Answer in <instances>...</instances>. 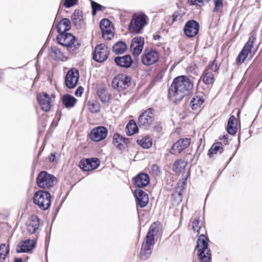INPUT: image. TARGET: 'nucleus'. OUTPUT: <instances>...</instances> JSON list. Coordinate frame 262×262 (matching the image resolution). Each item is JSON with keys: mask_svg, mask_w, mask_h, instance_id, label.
Masks as SVG:
<instances>
[{"mask_svg": "<svg viewBox=\"0 0 262 262\" xmlns=\"http://www.w3.org/2000/svg\"><path fill=\"white\" fill-rule=\"evenodd\" d=\"M146 19L147 16L143 13L134 14L128 26L130 32L135 34L139 33L146 24Z\"/></svg>", "mask_w": 262, "mask_h": 262, "instance_id": "obj_5", "label": "nucleus"}, {"mask_svg": "<svg viewBox=\"0 0 262 262\" xmlns=\"http://www.w3.org/2000/svg\"><path fill=\"white\" fill-rule=\"evenodd\" d=\"M77 2L78 0H64L63 6L69 8L76 5Z\"/></svg>", "mask_w": 262, "mask_h": 262, "instance_id": "obj_47", "label": "nucleus"}, {"mask_svg": "<svg viewBox=\"0 0 262 262\" xmlns=\"http://www.w3.org/2000/svg\"><path fill=\"white\" fill-rule=\"evenodd\" d=\"M190 221L193 230L199 233L203 225V222L200 220V215H196L191 219Z\"/></svg>", "mask_w": 262, "mask_h": 262, "instance_id": "obj_33", "label": "nucleus"}, {"mask_svg": "<svg viewBox=\"0 0 262 262\" xmlns=\"http://www.w3.org/2000/svg\"><path fill=\"white\" fill-rule=\"evenodd\" d=\"M107 47L104 44L98 45L95 48L93 58L98 62H103L108 58Z\"/></svg>", "mask_w": 262, "mask_h": 262, "instance_id": "obj_13", "label": "nucleus"}, {"mask_svg": "<svg viewBox=\"0 0 262 262\" xmlns=\"http://www.w3.org/2000/svg\"><path fill=\"white\" fill-rule=\"evenodd\" d=\"M155 243L144 239L141 246L140 252V258L143 260L148 259L152 252Z\"/></svg>", "mask_w": 262, "mask_h": 262, "instance_id": "obj_18", "label": "nucleus"}, {"mask_svg": "<svg viewBox=\"0 0 262 262\" xmlns=\"http://www.w3.org/2000/svg\"><path fill=\"white\" fill-rule=\"evenodd\" d=\"M199 4H203V0H196V5Z\"/></svg>", "mask_w": 262, "mask_h": 262, "instance_id": "obj_56", "label": "nucleus"}, {"mask_svg": "<svg viewBox=\"0 0 262 262\" xmlns=\"http://www.w3.org/2000/svg\"><path fill=\"white\" fill-rule=\"evenodd\" d=\"M256 39V37L254 34L250 35L248 41L245 44L236 58V61L238 65L244 62L248 54L251 52Z\"/></svg>", "mask_w": 262, "mask_h": 262, "instance_id": "obj_8", "label": "nucleus"}, {"mask_svg": "<svg viewBox=\"0 0 262 262\" xmlns=\"http://www.w3.org/2000/svg\"><path fill=\"white\" fill-rule=\"evenodd\" d=\"M187 163L181 159H177L172 165V170L177 173L182 172L186 166Z\"/></svg>", "mask_w": 262, "mask_h": 262, "instance_id": "obj_32", "label": "nucleus"}, {"mask_svg": "<svg viewBox=\"0 0 262 262\" xmlns=\"http://www.w3.org/2000/svg\"><path fill=\"white\" fill-rule=\"evenodd\" d=\"M154 38H155V39H156L157 38H160V36L157 35L155 36L154 37Z\"/></svg>", "mask_w": 262, "mask_h": 262, "instance_id": "obj_58", "label": "nucleus"}, {"mask_svg": "<svg viewBox=\"0 0 262 262\" xmlns=\"http://www.w3.org/2000/svg\"><path fill=\"white\" fill-rule=\"evenodd\" d=\"M79 71L75 68L69 70L65 77V84L69 89L76 87L79 80Z\"/></svg>", "mask_w": 262, "mask_h": 262, "instance_id": "obj_12", "label": "nucleus"}, {"mask_svg": "<svg viewBox=\"0 0 262 262\" xmlns=\"http://www.w3.org/2000/svg\"><path fill=\"white\" fill-rule=\"evenodd\" d=\"M220 64L216 62V59H214L211 63H210L207 68L208 71L210 70L212 72H217L219 70Z\"/></svg>", "mask_w": 262, "mask_h": 262, "instance_id": "obj_43", "label": "nucleus"}, {"mask_svg": "<svg viewBox=\"0 0 262 262\" xmlns=\"http://www.w3.org/2000/svg\"><path fill=\"white\" fill-rule=\"evenodd\" d=\"M162 225L159 222L152 223L147 232L144 239L156 243L155 238H158L162 234Z\"/></svg>", "mask_w": 262, "mask_h": 262, "instance_id": "obj_10", "label": "nucleus"}, {"mask_svg": "<svg viewBox=\"0 0 262 262\" xmlns=\"http://www.w3.org/2000/svg\"><path fill=\"white\" fill-rule=\"evenodd\" d=\"M9 253V247L6 244L0 245V262H3L6 259V256Z\"/></svg>", "mask_w": 262, "mask_h": 262, "instance_id": "obj_42", "label": "nucleus"}, {"mask_svg": "<svg viewBox=\"0 0 262 262\" xmlns=\"http://www.w3.org/2000/svg\"><path fill=\"white\" fill-rule=\"evenodd\" d=\"M100 165V161L97 158H89L80 160L79 167L83 171H91L96 169Z\"/></svg>", "mask_w": 262, "mask_h": 262, "instance_id": "obj_17", "label": "nucleus"}, {"mask_svg": "<svg viewBox=\"0 0 262 262\" xmlns=\"http://www.w3.org/2000/svg\"><path fill=\"white\" fill-rule=\"evenodd\" d=\"M75 36L68 32L58 33L56 36L57 42L66 47L67 51L71 54L77 53L80 46L79 43H75Z\"/></svg>", "mask_w": 262, "mask_h": 262, "instance_id": "obj_2", "label": "nucleus"}, {"mask_svg": "<svg viewBox=\"0 0 262 262\" xmlns=\"http://www.w3.org/2000/svg\"><path fill=\"white\" fill-rule=\"evenodd\" d=\"M37 100L41 109L45 112H49L51 108V99L46 93H39L37 95Z\"/></svg>", "mask_w": 262, "mask_h": 262, "instance_id": "obj_22", "label": "nucleus"}, {"mask_svg": "<svg viewBox=\"0 0 262 262\" xmlns=\"http://www.w3.org/2000/svg\"><path fill=\"white\" fill-rule=\"evenodd\" d=\"M89 108L91 112L95 113L100 111V107L98 102H95L89 104Z\"/></svg>", "mask_w": 262, "mask_h": 262, "instance_id": "obj_45", "label": "nucleus"}, {"mask_svg": "<svg viewBox=\"0 0 262 262\" xmlns=\"http://www.w3.org/2000/svg\"><path fill=\"white\" fill-rule=\"evenodd\" d=\"M185 185V181H184V182H183V183H182V188H181V190H183V189H184V186Z\"/></svg>", "mask_w": 262, "mask_h": 262, "instance_id": "obj_57", "label": "nucleus"}, {"mask_svg": "<svg viewBox=\"0 0 262 262\" xmlns=\"http://www.w3.org/2000/svg\"><path fill=\"white\" fill-rule=\"evenodd\" d=\"M128 142L129 139L128 138L123 137L117 133L114 135L113 143L118 148L121 150L124 148V146L122 143L127 144Z\"/></svg>", "mask_w": 262, "mask_h": 262, "instance_id": "obj_29", "label": "nucleus"}, {"mask_svg": "<svg viewBox=\"0 0 262 262\" xmlns=\"http://www.w3.org/2000/svg\"><path fill=\"white\" fill-rule=\"evenodd\" d=\"M137 142L143 148H149L152 144V140L148 136L142 137L141 139H138Z\"/></svg>", "mask_w": 262, "mask_h": 262, "instance_id": "obj_37", "label": "nucleus"}, {"mask_svg": "<svg viewBox=\"0 0 262 262\" xmlns=\"http://www.w3.org/2000/svg\"><path fill=\"white\" fill-rule=\"evenodd\" d=\"M221 140L223 141V142L225 144H228V135H224L222 136V137H220L219 138Z\"/></svg>", "mask_w": 262, "mask_h": 262, "instance_id": "obj_50", "label": "nucleus"}, {"mask_svg": "<svg viewBox=\"0 0 262 262\" xmlns=\"http://www.w3.org/2000/svg\"><path fill=\"white\" fill-rule=\"evenodd\" d=\"M151 170L152 172L156 176L159 175L160 173V168L157 164H153L151 166Z\"/></svg>", "mask_w": 262, "mask_h": 262, "instance_id": "obj_48", "label": "nucleus"}, {"mask_svg": "<svg viewBox=\"0 0 262 262\" xmlns=\"http://www.w3.org/2000/svg\"><path fill=\"white\" fill-rule=\"evenodd\" d=\"M154 131L157 133H161L162 130V127L159 123H157L154 126Z\"/></svg>", "mask_w": 262, "mask_h": 262, "instance_id": "obj_51", "label": "nucleus"}, {"mask_svg": "<svg viewBox=\"0 0 262 262\" xmlns=\"http://www.w3.org/2000/svg\"><path fill=\"white\" fill-rule=\"evenodd\" d=\"M144 45V39L141 36L134 37L131 43L130 48L134 56H138L142 52Z\"/></svg>", "mask_w": 262, "mask_h": 262, "instance_id": "obj_19", "label": "nucleus"}, {"mask_svg": "<svg viewBox=\"0 0 262 262\" xmlns=\"http://www.w3.org/2000/svg\"><path fill=\"white\" fill-rule=\"evenodd\" d=\"M202 78L206 84H212L214 81L213 74L207 69L204 72Z\"/></svg>", "mask_w": 262, "mask_h": 262, "instance_id": "obj_41", "label": "nucleus"}, {"mask_svg": "<svg viewBox=\"0 0 262 262\" xmlns=\"http://www.w3.org/2000/svg\"><path fill=\"white\" fill-rule=\"evenodd\" d=\"M71 22L68 18L61 19L57 26L58 33L67 32L71 29Z\"/></svg>", "mask_w": 262, "mask_h": 262, "instance_id": "obj_27", "label": "nucleus"}, {"mask_svg": "<svg viewBox=\"0 0 262 262\" xmlns=\"http://www.w3.org/2000/svg\"><path fill=\"white\" fill-rule=\"evenodd\" d=\"M108 134L107 129L102 126L93 128L91 132L89 137L93 141L99 142L105 139Z\"/></svg>", "mask_w": 262, "mask_h": 262, "instance_id": "obj_14", "label": "nucleus"}, {"mask_svg": "<svg viewBox=\"0 0 262 262\" xmlns=\"http://www.w3.org/2000/svg\"><path fill=\"white\" fill-rule=\"evenodd\" d=\"M208 239L203 234L198 237L195 249L198 251V256L202 262H210L211 253L208 248Z\"/></svg>", "mask_w": 262, "mask_h": 262, "instance_id": "obj_3", "label": "nucleus"}, {"mask_svg": "<svg viewBox=\"0 0 262 262\" xmlns=\"http://www.w3.org/2000/svg\"><path fill=\"white\" fill-rule=\"evenodd\" d=\"M14 262H23L22 258H16L14 260Z\"/></svg>", "mask_w": 262, "mask_h": 262, "instance_id": "obj_54", "label": "nucleus"}, {"mask_svg": "<svg viewBox=\"0 0 262 262\" xmlns=\"http://www.w3.org/2000/svg\"><path fill=\"white\" fill-rule=\"evenodd\" d=\"M91 1V4L92 8H94L96 10L98 11H103L105 7L101 5L100 4L95 2L93 1Z\"/></svg>", "mask_w": 262, "mask_h": 262, "instance_id": "obj_46", "label": "nucleus"}, {"mask_svg": "<svg viewBox=\"0 0 262 262\" xmlns=\"http://www.w3.org/2000/svg\"><path fill=\"white\" fill-rule=\"evenodd\" d=\"M126 133L128 136H132L138 132V127L133 120L129 121L126 126Z\"/></svg>", "mask_w": 262, "mask_h": 262, "instance_id": "obj_39", "label": "nucleus"}, {"mask_svg": "<svg viewBox=\"0 0 262 262\" xmlns=\"http://www.w3.org/2000/svg\"><path fill=\"white\" fill-rule=\"evenodd\" d=\"M133 184L138 188H143L149 183V176L145 173L141 172L133 178Z\"/></svg>", "mask_w": 262, "mask_h": 262, "instance_id": "obj_23", "label": "nucleus"}, {"mask_svg": "<svg viewBox=\"0 0 262 262\" xmlns=\"http://www.w3.org/2000/svg\"><path fill=\"white\" fill-rule=\"evenodd\" d=\"M154 112L152 108H149L139 116L138 124L140 127L146 130L150 128L154 119Z\"/></svg>", "mask_w": 262, "mask_h": 262, "instance_id": "obj_7", "label": "nucleus"}, {"mask_svg": "<svg viewBox=\"0 0 262 262\" xmlns=\"http://www.w3.org/2000/svg\"><path fill=\"white\" fill-rule=\"evenodd\" d=\"M51 194L47 191L39 190L35 192L33 203L42 210L48 209L51 204Z\"/></svg>", "mask_w": 262, "mask_h": 262, "instance_id": "obj_4", "label": "nucleus"}, {"mask_svg": "<svg viewBox=\"0 0 262 262\" xmlns=\"http://www.w3.org/2000/svg\"><path fill=\"white\" fill-rule=\"evenodd\" d=\"M224 151L223 146L222 143L221 142H216L214 143L210 148L208 151V156L210 157H211L214 154H217V152H219L220 154H222Z\"/></svg>", "mask_w": 262, "mask_h": 262, "instance_id": "obj_36", "label": "nucleus"}, {"mask_svg": "<svg viewBox=\"0 0 262 262\" xmlns=\"http://www.w3.org/2000/svg\"><path fill=\"white\" fill-rule=\"evenodd\" d=\"M214 8L213 12H221L223 7V0H214Z\"/></svg>", "mask_w": 262, "mask_h": 262, "instance_id": "obj_44", "label": "nucleus"}, {"mask_svg": "<svg viewBox=\"0 0 262 262\" xmlns=\"http://www.w3.org/2000/svg\"><path fill=\"white\" fill-rule=\"evenodd\" d=\"M51 56L55 60H62L64 58V55L60 49L56 46H52L50 49Z\"/></svg>", "mask_w": 262, "mask_h": 262, "instance_id": "obj_35", "label": "nucleus"}, {"mask_svg": "<svg viewBox=\"0 0 262 262\" xmlns=\"http://www.w3.org/2000/svg\"><path fill=\"white\" fill-rule=\"evenodd\" d=\"M111 24V21L107 18L102 19L100 22L99 27L102 32V37L105 39L110 40L114 36Z\"/></svg>", "mask_w": 262, "mask_h": 262, "instance_id": "obj_15", "label": "nucleus"}, {"mask_svg": "<svg viewBox=\"0 0 262 262\" xmlns=\"http://www.w3.org/2000/svg\"><path fill=\"white\" fill-rule=\"evenodd\" d=\"M200 25L195 20L191 19L186 22L183 28L185 35L189 38L196 36L199 32Z\"/></svg>", "mask_w": 262, "mask_h": 262, "instance_id": "obj_11", "label": "nucleus"}, {"mask_svg": "<svg viewBox=\"0 0 262 262\" xmlns=\"http://www.w3.org/2000/svg\"><path fill=\"white\" fill-rule=\"evenodd\" d=\"M71 19L72 23L77 28H80L83 21L82 11L79 10H75L71 16Z\"/></svg>", "mask_w": 262, "mask_h": 262, "instance_id": "obj_28", "label": "nucleus"}, {"mask_svg": "<svg viewBox=\"0 0 262 262\" xmlns=\"http://www.w3.org/2000/svg\"><path fill=\"white\" fill-rule=\"evenodd\" d=\"M189 3L190 5H196V0H188Z\"/></svg>", "mask_w": 262, "mask_h": 262, "instance_id": "obj_53", "label": "nucleus"}, {"mask_svg": "<svg viewBox=\"0 0 262 262\" xmlns=\"http://www.w3.org/2000/svg\"><path fill=\"white\" fill-rule=\"evenodd\" d=\"M235 121H236L235 117L234 115L231 116L228 121L226 128L228 133L233 136L236 134L237 130L236 125L235 124Z\"/></svg>", "mask_w": 262, "mask_h": 262, "instance_id": "obj_30", "label": "nucleus"}, {"mask_svg": "<svg viewBox=\"0 0 262 262\" xmlns=\"http://www.w3.org/2000/svg\"><path fill=\"white\" fill-rule=\"evenodd\" d=\"M179 195H180V196H181V195H182V193H181V192H179Z\"/></svg>", "mask_w": 262, "mask_h": 262, "instance_id": "obj_60", "label": "nucleus"}, {"mask_svg": "<svg viewBox=\"0 0 262 262\" xmlns=\"http://www.w3.org/2000/svg\"><path fill=\"white\" fill-rule=\"evenodd\" d=\"M204 99L202 94H197L194 95L191 99L190 105L191 108L193 110L200 108L203 103Z\"/></svg>", "mask_w": 262, "mask_h": 262, "instance_id": "obj_26", "label": "nucleus"}, {"mask_svg": "<svg viewBox=\"0 0 262 262\" xmlns=\"http://www.w3.org/2000/svg\"><path fill=\"white\" fill-rule=\"evenodd\" d=\"M189 138L180 139L171 147L170 152L172 154L177 155L185 149L190 144Z\"/></svg>", "mask_w": 262, "mask_h": 262, "instance_id": "obj_21", "label": "nucleus"}, {"mask_svg": "<svg viewBox=\"0 0 262 262\" xmlns=\"http://www.w3.org/2000/svg\"><path fill=\"white\" fill-rule=\"evenodd\" d=\"M92 8V15L93 16L95 15L96 14V13H97V10H96L94 8Z\"/></svg>", "mask_w": 262, "mask_h": 262, "instance_id": "obj_55", "label": "nucleus"}, {"mask_svg": "<svg viewBox=\"0 0 262 262\" xmlns=\"http://www.w3.org/2000/svg\"><path fill=\"white\" fill-rule=\"evenodd\" d=\"M76 102L77 99L70 94H66L62 98V104L66 108H68L73 107Z\"/></svg>", "mask_w": 262, "mask_h": 262, "instance_id": "obj_31", "label": "nucleus"}, {"mask_svg": "<svg viewBox=\"0 0 262 262\" xmlns=\"http://www.w3.org/2000/svg\"><path fill=\"white\" fill-rule=\"evenodd\" d=\"M97 93L102 103H105L110 101L111 95L104 88L99 89Z\"/></svg>", "mask_w": 262, "mask_h": 262, "instance_id": "obj_40", "label": "nucleus"}, {"mask_svg": "<svg viewBox=\"0 0 262 262\" xmlns=\"http://www.w3.org/2000/svg\"><path fill=\"white\" fill-rule=\"evenodd\" d=\"M209 0H203V4L206 2H208Z\"/></svg>", "mask_w": 262, "mask_h": 262, "instance_id": "obj_59", "label": "nucleus"}, {"mask_svg": "<svg viewBox=\"0 0 262 262\" xmlns=\"http://www.w3.org/2000/svg\"><path fill=\"white\" fill-rule=\"evenodd\" d=\"M39 223L38 218L36 217L35 220H32L27 224V229L30 234L34 233L39 228Z\"/></svg>", "mask_w": 262, "mask_h": 262, "instance_id": "obj_38", "label": "nucleus"}, {"mask_svg": "<svg viewBox=\"0 0 262 262\" xmlns=\"http://www.w3.org/2000/svg\"><path fill=\"white\" fill-rule=\"evenodd\" d=\"M193 87V83L187 76H178L173 79L168 89V98L175 102L181 101L191 92Z\"/></svg>", "mask_w": 262, "mask_h": 262, "instance_id": "obj_1", "label": "nucleus"}, {"mask_svg": "<svg viewBox=\"0 0 262 262\" xmlns=\"http://www.w3.org/2000/svg\"><path fill=\"white\" fill-rule=\"evenodd\" d=\"M56 159V156L55 153H52L49 156V160L50 162H54Z\"/></svg>", "mask_w": 262, "mask_h": 262, "instance_id": "obj_52", "label": "nucleus"}, {"mask_svg": "<svg viewBox=\"0 0 262 262\" xmlns=\"http://www.w3.org/2000/svg\"><path fill=\"white\" fill-rule=\"evenodd\" d=\"M36 243L34 240L27 239L21 241L16 247L17 253H26L31 251L35 246Z\"/></svg>", "mask_w": 262, "mask_h": 262, "instance_id": "obj_24", "label": "nucleus"}, {"mask_svg": "<svg viewBox=\"0 0 262 262\" xmlns=\"http://www.w3.org/2000/svg\"><path fill=\"white\" fill-rule=\"evenodd\" d=\"M56 178L52 174L48 173L46 171L39 172L36 179L37 185L43 189L50 188L54 185Z\"/></svg>", "mask_w": 262, "mask_h": 262, "instance_id": "obj_6", "label": "nucleus"}, {"mask_svg": "<svg viewBox=\"0 0 262 262\" xmlns=\"http://www.w3.org/2000/svg\"><path fill=\"white\" fill-rule=\"evenodd\" d=\"M83 88L82 86H79L75 92V95L77 97H80L83 93Z\"/></svg>", "mask_w": 262, "mask_h": 262, "instance_id": "obj_49", "label": "nucleus"}, {"mask_svg": "<svg viewBox=\"0 0 262 262\" xmlns=\"http://www.w3.org/2000/svg\"><path fill=\"white\" fill-rule=\"evenodd\" d=\"M115 63L120 67L128 68L133 63V59L129 55H125L123 56H117L114 58Z\"/></svg>", "mask_w": 262, "mask_h": 262, "instance_id": "obj_25", "label": "nucleus"}, {"mask_svg": "<svg viewBox=\"0 0 262 262\" xmlns=\"http://www.w3.org/2000/svg\"><path fill=\"white\" fill-rule=\"evenodd\" d=\"M159 58V53L154 50H150L142 55V62L146 66H150L156 63Z\"/></svg>", "mask_w": 262, "mask_h": 262, "instance_id": "obj_16", "label": "nucleus"}, {"mask_svg": "<svg viewBox=\"0 0 262 262\" xmlns=\"http://www.w3.org/2000/svg\"><path fill=\"white\" fill-rule=\"evenodd\" d=\"M134 194L136 198L137 206L144 208L147 205L149 201L148 195L145 191L140 189H137L135 190Z\"/></svg>", "mask_w": 262, "mask_h": 262, "instance_id": "obj_20", "label": "nucleus"}, {"mask_svg": "<svg viewBox=\"0 0 262 262\" xmlns=\"http://www.w3.org/2000/svg\"><path fill=\"white\" fill-rule=\"evenodd\" d=\"M112 49L116 54H122L126 50L127 45L125 42L120 41L113 46Z\"/></svg>", "mask_w": 262, "mask_h": 262, "instance_id": "obj_34", "label": "nucleus"}, {"mask_svg": "<svg viewBox=\"0 0 262 262\" xmlns=\"http://www.w3.org/2000/svg\"><path fill=\"white\" fill-rule=\"evenodd\" d=\"M131 77L125 74H119L115 77L112 86L118 91L126 89L130 85Z\"/></svg>", "mask_w": 262, "mask_h": 262, "instance_id": "obj_9", "label": "nucleus"}]
</instances>
